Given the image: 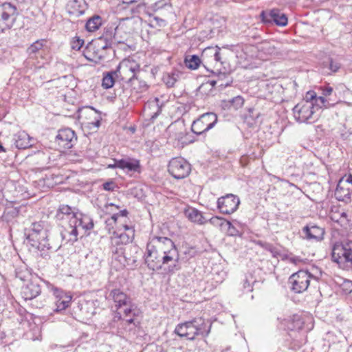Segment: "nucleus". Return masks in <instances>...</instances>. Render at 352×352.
Wrapping results in <instances>:
<instances>
[{
    "instance_id": "f257e3e1",
    "label": "nucleus",
    "mask_w": 352,
    "mask_h": 352,
    "mask_svg": "<svg viewBox=\"0 0 352 352\" xmlns=\"http://www.w3.org/2000/svg\"><path fill=\"white\" fill-rule=\"evenodd\" d=\"M25 235L30 245L37 249L40 256L45 260L50 259L51 253L57 250L48 241V229L44 221L32 222L25 229Z\"/></svg>"
},
{
    "instance_id": "f03ea898",
    "label": "nucleus",
    "mask_w": 352,
    "mask_h": 352,
    "mask_svg": "<svg viewBox=\"0 0 352 352\" xmlns=\"http://www.w3.org/2000/svg\"><path fill=\"white\" fill-rule=\"evenodd\" d=\"M170 8L171 6L170 4L164 2V1H160L155 2L146 10H145L144 5L139 3L135 8L131 7V10L133 12L139 13L142 10H144L145 13L149 16V26L156 28H164L166 25V21L164 17L167 15Z\"/></svg>"
},
{
    "instance_id": "7ed1b4c3",
    "label": "nucleus",
    "mask_w": 352,
    "mask_h": 352,
    "mask_svg": "<svg viewBox=\"0 0 352 352\" xmlns=\"http://www.w3.org/2000/svg\"><path fill=\"white\" fill-rule=\"evenodd\" d=\"M332 260L339 265L352 268V239H346L332 246Z\"/></svg>"
},
{
    "instance_id": "20e7f679",
    "label": "nucleus",
    "mask_w": 352,
    "mask_h": 352,
    "mask_svg": "<svg viewBox=\"0 0 352 352\" xmlns=\"http://www.w3.org/2000/svg\"><path fill=\"white\" fill-rule=\"evenodd\" d=\"M316 272L313 274L307 271L299 270L293 274L289 278V283L291 284V289L297 294L306 291L310 284L311 278L316 280L320 278L322 272L316 269Z\"/></svg>"
},
{
    "instance_id": "39448f33",
    "label": "nucleus",
    "mask_w": 352,
    "mask_h": 352,
    "mask_svg": "<svg viewBox=\"0 0 352 352\" xmlns=\"http://www.w3.org/2000/svg\"><path fill=\"white\" fill-rule=\"evenodd\" d=\"M318 110L315 104L309 101H301L293 109L294 116L300 123H313L317 119L316 111Z\"/></svg>"
},
{
    "instance_id": "423d86ee",
    "label": "nucleus",
    "mask_w": 352,
    "mask_h": 352,
    "mask_svg": "<svg viewBox=\"0 0 352 352\" xmlns=\"http://www.w3.org/2000/svg\"><path fill=\"white\" fill-rule=\"evenodd\" d=\"M116 71L123 80L134 84L135 80H138V74L140 71V66L136 60L129 58L120 63Z\"/></svg>"
},
{
    "instance_id": "0eeeda50",
    "label": "nucleus",
    "mask_w": 352,
    "mask_h": 352,
    "mask_svg": "<svg viewBox=\"0 0 352 352\" xmlns=\"http://www.w3.org/2000/svg\"><path fill=\"white\" fill-rule=\"evenodd\" d=\"M18 16L15 5L6 2L0 4V32L10 29Z\"/></svg>"
},
{
    "instance_id": "6e6552de",
    "label": "nucleus",
    "mask_w": 352,
    "mask_h": 352,
    "mask_svg": "<svg viewBox=\"0 0 352 352\" xmlns=\"http://www.w3.org/2000/svg\"><path fill=\"white\" fill-rule=\"evenodd\" d=\"M211 324L202 317L187 321L188 339L194 340L196 336H207L210 331Z\"/></svg>"
},
{
    "instance_id": "1a4fd4ad",
    "label": "nucleus",
    "mask_w": 352,
    "mask_h": 352,
    "mask_svg": "<svg viewBox=\"0 0 352 352\" xmlns=\"http://www.w3.org/2000/svg\"><path fill=\"white\" fill-rule=\"evenodd\" d=\"M217 122V116L212 112L202 114L199 118L194 120L191 131L197 135H203L212 129Z\"/></svg>"
},
{
    "instance_id": "9d476101",
    "label": "nucleus",
    "mask_w": 352,
    "mask_h": 352,
    "mask_svg": "<svg viewBox=\"0 0 352 352\" xmlns=\"http://www.w3.org/2000/svg\"><path fill=\"white\" fill-rule=\"evenodd\" d=\"M107 50L100 41L96 40L87 45L82 54L88 60L99 63L105 59Z\"/></svg>"
},
{
    "instance_id": "9b49d317",
    "label": "nucleus",
    "mask_w": 352,
    "mask_h": 352,
    "mask_svg": "<svg viewBox=\"0 0 352 352\" xmlns=\"http://www.w3.org/2000/svg\"><path fill=\"white\" fill-rule=\"evenodd\" d=\"M168 170L174 178L180 179L186 177L190 174L191 166L185 159L175 157L169 162Z\"/></svg>"
},
{
    "instance_id": "f8f14e48",
    "label": "nucleus",
    "mask_w": 352,
    "mask_h": 352,
    "mask_svg": "<svg viewBox=\"0 0 352 352\" xmlns=\"http://www.w3.org/2000/svg\"><path fill=\"white\" fill-rule=\"evenodd\" d=\"M240 199L233 194H227L217 200V207L223 214H230L234 212L239 208Z\"/></svg>"
},
{
    "instance_id": "ddd939ff",
    "label": "nucleus",
    "mask_w": 352,
    "mask_h": 352,
    "mask_svg": "<svg viewBox=\"0 0 352 352\" xmlns=\"http://www.w3.org/2000/svg\"><path fill=\"white\" fill-rule=\"evenodd\" d=\"M161 258L162 254L148 242L144 254L145 264L147 265L148 268L153 271L162 270Z\"/></svg>"
},
{
    "instance_id": "4468645a",
    "label": "nucleus",
    "mask_w": 352,
    "mask_h": 352,
    "mask_svg": "<svg viewBox=\"0 0 352 352\" xmlns=\"http://www.w3.org/2000/svg\"><path fill=\"white\" fill-rule=\"evenodd\" d=\"M260 16L264 23H275L278 26L284 27L287 25V15L279 9H272L269 12L262 11Z\"/></svg>"
},
{
    "instance_id": "2eb2a0df",
    "label": "nucleus",
    "mask_w": 352,
    "mask_h": 352,
    "mask_svg": "<svg viewBox=\"0 0 352 352\" xmlns=\"http://www.w3.org/2000/svg\"><path fill=\"white\" fill-rule=\"evenodd\" d=\"M170 262H173V264L164 268V270L166 274H173L180 270L181 267L179 264V254L175 246L162 255L161 263L162 266L168 265Z\"/></svg>"
},
{
    "instance_id": "dca6fc26",
    "label": "nucleus",
    "mask_w": 352,
    "mask_h": 352,
    "mask_svg": "<svg viewBox=\"0 0 352 352\" xmlns=\"http://www.w3.org/2000/svg\"><path fill=\"white\" fill-rule=\"evenodd\" d=\"M76 141L77 137L74 131L69 128L59 130L56 137V143L64 149L71 148Z\"/></svg>"
},
{
    "instance_id": "f3484780",
    "label": "nucleus",
    "mask_w": 352,
    "mask_h": 352,
    "mask_svg": "<svg viewBox=\"0 0 352 352\" xmlns=\"http://www.w3.org/2000/svg\"><path fill=\"white\" fill-rule=\"evenodd\" d=\"M111 251L113 253L118 254L120 251L121 254L123 255L124 258L125 265L132 267L133 265H136L135 263L138 261V254L139 252V248L135 245H131L124 250L122 248H111Z\"/></svg>"
},
{
    "instance_id": "a211bd4d",
    "label": "nucleus",
    "mask_w": 352,
    "mask_h": 352,
    "mask_svg": "<svg viewBox=\"0 0 352 352\" xmlns=\"http://www.w3.org/2000/svg\"><path fill=\"white\" fill-rule=\"evenodd\" d=\"M70 224L76 228L77 230L80 227L82 228L85 232L91 230L94 226L93 219L90 216L79 212L72 214L70 219Z\"/></svg>"
},
{
    "instance_id": "6ab92c4d",
    "label": "nucleus",
    "mask_w": 352,
    "mask_h": 352,
    "mask_svg": "<svg viewBox=\"0 0 352 352\" xmlns=\"http://www.w3.org/2000/svg\"><path fill=\"white\" fill-rule=\"evenodd\" d=\"M53 294L55 297V308L54 311L60 312L67 308L72 300V296L67 294L63 290L55 287L53 289Z\"/></svg>"
},
{
    "instance_id": "aec40b11",
    "label": "nucleus",
    "mask_w": 352,
    "mask_h": 352,
    "mask_svg": "<svg viewBox=\"0 0 352 352\" xmlns=\"http://www.w3.org/2000/svg\"><path fill=\"white\" fill-rule=\"evenodd\" d=\"M162 112V105L160 104V100L157 98L148 101L144 107V116L153 122Z\"/></svg>"
},
{
    "instance_id": "412c9836",
    "label": "nucleus",
    "mask_w": 352,
    "mask_h": 352,
    "mask_svg": "<svg viewBox=\"0 0 352 352\" xmlns=\"http://www.w3.org/2000/svg\"><path fill=\"white\" fill-rule=\"evenodd\" d=\"M302 232L305 239L320 241L324 238V229L315 224L309 223L302 228Z\"/></svg>"
},
{
    "instance_id": "4be33fe9",
    "label": "nucleus",
    "mask_w": 352,
    "mask_h": 352,
    "mask_svg": "<svg viewBox=\"0 0 352 352\" xmlns=\"http://www.w3.org/2000/svg\"><path fill=\"white\" fill-rule=\"evenodd\" d=\"M148 242L162 255L175 246V243L170 239L164 236H153L150 238Z\"/></svg>"
},
{
    "instance_id": "5701e85b",
    "label": "nucleus",
    "mask_w": 352,
    "mask_h": 352,
    "mask_svg": "<svg viewBox=\"0 0 352 352\" xmlns=\"http://www.w3.org/2000/svg\"><path fill=\"white\" fill-rule=\"evenodd\" d=\"M87 8V3L85 0H68L66 6L69 14L76 17L83 14Z\"/></svg>"
},
{
    "instance_id": "b1692460",
    "label": "nucleus",
    "mask_w": 352,
    "mask_h": 352,
    "mask_svg": "<svg viewBox=\"0 0 352 352\" xmlns=\"http://www.w3.org/2000/svg\"><path fill=\"white\" fill-rule=\"evenodd\" d=\"M41 292L40 285L34 281L28 283L21 288V294L24 300H32L38 296Z\"/></svg>"
},
{
    "instance_id": "393cba45",
    "label": "nucleus",
    "mask_w": 352,
    "mask_h": 352,
    "mask_svg": "<svg viewBox=\"0 0 352 352\" xmlns=\"http://www.w3.org/2000/svg\"><path fill=\"white\" fill-rule=\"evenodd\" d=\"M112 299L117 309H120L123 306L130 305L131 298L120 289H112L108 297Z\"/></svg>"
},
{
    "instance_id": "a878e982",
    "label": "nucleus",
    "mask_w": 352,
    "mask_h": 352,
    "mask_svg": "<svg viewBox=\"0 0 352 352\" xmlns=\"http://www.w3.org/2000/svg\"><path fill=\"white\" fill-rule=\"evenodd\" d=\"M116 29L113 25L106 27L102 35L96 40L100 41L105 48L111 49L115 45V42H118L115 37Z\"/></svg>"
},
{
    "instance_id": "bb28decb",
    "label": "nucleus",
    "mask_w": 352,
    "mask_h": 352,
    "mask_svg": "<svg viewBox=\"0 0 352 352\" xmlns=\"http://www.w3.org/2000/svg\"><path fill=\"white\" fill-rule=\"evenodd\" d=\"M349 185L344 182H338L335 190V197L340 201L349 203L351 201L352 196V188L346 186Z\"/></svg>"
},
{
    "instance_id": "cd10ccee",
    "label": "nucleus",
    "mask_w": 352,
    "mask_h": 352,
    "mask_svg": "<svg viewBox=\"0 0 352 352\" xmlns=\"http://www.w3.org/2000/svg\"><path fill=\"white\" fill-rule=\"evenodd\" d=\"M32 138L24 131L17 132L13 135L12 142L18 149H26L31 147Z\"/></svg>"
},
{
    "instance_id": "c85d7f7f",
    "label": "nucleus",
    "mask_w": 352,
    "mask_h": 352,
    "mask_svg": "<svg viewBox=\"0 0 352 352\" xmlns=\"http://www.w3.org/2000/svg\"><path fill=\"white\" fill-rule=\"evenodd\" d=\"M46 43L45 40H38L33 43L28 49L27 54L28 55L27 61L30 63L31 60L38 59L43 57L44 54L43 47Z\"/></svg>"
},
{
    "instance_id": "c756f323",
    "label": "nucleus",
    "mask_w": 352,
    "mask_h": 352,
    "mask_svg": "<svg viewBox=\"0 0 352 352\" xmlns=\"http://www.w3.org/2000/svg\"><path fill=\"white\" fill-rule=\"evenodd\" d=\"M119 168L126 171L127 173L141 172V165L139 160L135 158H122L120 160Z\"/></svg>"
},
{
    "instance_id": "7c9ffc66",
    "label": "nucleus",
    "mask_w": 352,
    "mask_h": 352,
    "mask_svg": "<svg viewBox=\"0 0 352 352\" xmlns=\"http://www.w3.org/2000/svg\"><path fill=\"white\" fill-rule=\"evenodd\" d=\"M134 234H132V232L129 230V233L122 232L118 234L117 232H113L112 236H111V243L112 245V248L115 245L119 246L120 245H126L129 243H131L134 239Z\"/></svg>"
},
{
    "instance_id": "2f4dec72",
    "label": "nucleus",
    "mask_w": 352,
    "mask_h": 352,
    "mask_svg": "<svg viewBox=\"0 0 352 352\" xmlns=\"http://www.w3.org/2000/svg\"><path fill=\"white\" fill-rule=\"evenodd\" d=\"M302 101H309L312 104H315L317 109L322 107L328 108L331 106L329 101L323 96L317 97L314 91H310L306 94L305 98Z\"/></svg>"
},
{
    "instance_id": "473e14b6",
    "label": "nucleus",
    "mask_w": 352,
    "mask_h": 352,
    "mask_svg": "<svg viewBox=\"0 0 352 352\" xmlns=\"http://www.w3.org/2000/svg\"><path fill=\"white\" fill-rule=\"evenodd\" d=\"M184 214L192 222L202 225L207 221L202 213L195 208H188L185 210Z\"/></svg>"
},
{
    "instance_id": "72a5a7b5",
    "label": "nucleus",
    "mask_w": 352,
    "mask_h": 352,
    "mask_svg": "<svg viewBox=\"0 0 352 352\" xmlns=\"http://www.w3.org/2000/svg\"><path fill=\"white\" fill-rule=\"evenodd\" d=\"M60 235L63 241H65L66 243H74L78 240V231L76 228L69 223V228L63 230Z\"/></svg>"
},
{
    "instance_id": "f704fd0d",
    "label": "nucleus",
    "mask_w": 352,
    "mask_h": 352,
    "mask_svg": "<svg viewBox=\"0 0 352 352\" xmlns=\"http://www.w3.org/2000/svg\"><path fill=\"white\" fill-rule=\"evenodd\" d=\"M283 324L288 331H298L302 329L303 322L299 316L294 315L285 319Z\"/></svg>"
},
{
    "instance_id": "c9c22d12",
    "label": "nucleus",
    "mask_w": 352,
    "mask_h": 352,
    "mask_svg": "<svg viewBox=\"0 0 352 352\" xmlns=\"http://www.w3.org/2000/svg\"><path fill=\"white\" fill-rule=\"evenodd\" d=\"M340 67V63L334 61L331 58L328 57L327 59L324 60L322 63V73L329 75L338 72Z\"/></svg>"
},
{
    "instance_id": "e433bc0d",
    "label": "nucleus",
    "mask_w": 352,
    "mask_h": 352,
    "mask_svg": "<svg viewBox=\"0 0 352 352\" xmlns=\"http://www.w3.org/2000/svg\"><path fill=\"white\" fill-rule=\"evenodd\" d=\"M210 221L212 223H215L217 221L221 226H226L228 228V232L230 236H236L239 234V231L229 221L221 218L213 217L210 219Z\"/></svg>"
},
{
    "instance_id": "4c0bfd02",
    "label": "nucleus",
    "mask_w": 352,
    "mask_h": 352,
    "mask_svg": "<svg viewBox=\"0 0 352 352\" xmlns=\"http://www.w3.org/2000/svg\"><path fill=\"white\" fill-rule=\"evenodd\" d=\"M76 212H75L70 206L67 205H61L56 212V218L58 220L67 219H69V221L70 222V219L72 217V214Z\"/></svg>"
},
{
    "instance_id": "58836bf2",
    "label": "nucleus",
    "mask_w": 352,
    "mask_h": 352,
    "mask_svg": "<svg viewBox=\"0 0 352 352\" xmlns=\"http://www.w3.org/2000/svg\"><path fill=\"white\" fill-rule=\"evenodd\" d=\"M102 24V19L101 16L96 14L87 20L85 24V28L88 32H91L99 29Z\"/></svg>"
},
{
    "instance_id": "ea45409f",
    "label": "nucleus",
    "mask_w": 352,
    "mask_h": 352,
    "mask_svg": "<svg viewBox=\"0 0 352 352\" xmlns=\"http://www.w3.org/2000/svg\"><path fill=\"white\" fill-rule=\"evenodd\" d=\"M118 76V73L117 71H111L104 74V76L102 78V86L104 89L111 88L115 83L116 77Z\"/></svg>"
},
{
    "instance_id": "a19ab883",
    "label": "nucleus",
    "mask_w": 352,
    "mask_h": 352,
    "mask_svg": "<svg viewBox=\"0 0 352 352\" xmlns=\"http://www.w3.org/2000/svg\"><path fill=\"white\" fill-rule=\"evenodd\" d=\"M220 50L221 49L218 46L208 47L203 50L202 56H213L215 61L221 62Z\"/></svg>"
},
{
    "instance_id": "79ce46f5",
    "label": "nucleus",
    "mask_w": 352,
    "mask_h": 352,
    "mask_svg": "<svg viewBox=\"0 0 352 352\" xmlns=\"http://www.w3.org/2000/svg\"><path fill=\"white\" fill-rule=\"evenodd\" d=\"M179 78V72L172 71L166 73L163 76V81L168 87H173Z\"/></svg>"
},
{
    "instance_id": "37998d69",
    "label": "nucleus",
    "mask_w": 352,
    "mask_h": 352,
    "mask_svg": "<svg viewBox=\"0 0 352 352\" xmlns=\"http://www.w3.org/2000/svg\"><path fill=\"white\" fill-rule=\"evenodd\" d=\"M94 302L91 300L84 301L80 304V311L87 318H90L95 314Z\"/></svg>"
},
{
    "instance_id": "c03bdc74",
    "label": "nucleus",
    "mask_w": 352,
    "mask_h": 352,
    "mask_svg": "<svg viewBox=\"0 0 352 352\" xmlns=\"http://www.w3.org/2000/svg\"><path fill=\"white\" fill-rule=\"evenodd\" d=\"M185 65L190 69H197L201 61L197 55L187 56L184 60Z\"/></svg>"
},
{
    "instance_id": "a18cd8bd",
    "label": "nucleus",
    "mask_w": 352,
    "mask_h": 352,
    "mask_svg": "<svg viewBox=\"0 0 352 352\" xmlns=\"http://www.w3.org/2000/svg\"><path fill=\"white\" fill-rule=\"evenodd\" d=\"M257 244L263 248L264 250L270 252L273 257L277 258L280 256V251L278 248L274 246L272 243L258 241Z\"/></svg>"
},
{
    "instance_id": "49530a36",
    "label": "nucleus",
    "mask_w": 352,
    "mask_h": 352,
    "mask_svg": "<svg viewBox=\"0 0 352 352\" xmlns=\"http://www.w3.org/2000/svg\"><path fill=\"white\" fill-rule=\"evenodd\" d=\"M87 109L89 111H90L91 113H94L96 116L95 118V120L94 121L88 122L89 127L90 129H91L92 126H94L96 129L99 128V126H100V124H101L100 121L102 120L100 113L97 110H96L94 107H89V108H87Z\"/></svg>"
},
{
    "instance_id": "de8ad7c7",
    "label": "nucleus",
    "mask_w": 352,
    "mask_h": 352,
    "mask_svg": "<svg viewBox=\"0 0 352 352\" xmlns=\"http://www.w3.org/2000/svg\"><path fill=\"white\" fill-rule=\"evenodd\" d=\"M126 308L124 309V315L125 318H128L129 316H136L138 315V311L136 309V306L135 304L131 301L130 305H127V306H124Z\"/></svg>"
},
{
    "instance_id": "09e8293b",
    "label": "nucleus",
    "mask_w": 352,
    "mask_h": 352,
    "mask_svg": "<svg viewBox=\"0 0 352 352\" xmlns=\"http://www.w3.org/2000/svg\"><path fill=\"white\" fill-rule=\"evenodd\" d=\"M175 333L180 337L188 338L187 322L177 324L175 327Z\"/></svg>"
},
{
    "instance_id": "8fccbe9b",
    "label": "nucleus",
    "mask_w": 352,
    "mask_h": 352,
    "mask_svg": "<svg viewBox=\"0 0 352 352\" xmlns=\"http://www.w3.org/2000/svg\"><path fill=\"white\" fill-rule=\"evenodd\" d=\"M207 71L210 73V74H208L209 77H217V82L219 80H223L228 76V74L226 72H222L219 71L215 72L213 70H210L208 69H207Z\"/></svg>"
},
{
    "instance_id": "3c124183",
    "label": "nucleus",
    "mask_w": 352,
    "mask_h": 352,
    "mask_svg": "<svg viewBox=\"0 0 352 352\" xmlns=\"http://www.w3.org/2000/svg\"><path fill=\"white\" fill-rule=\"evenodd\" d=\"M84 45V40L78 36H75L71 41V47L73 50H80Z\"/></svg>"
},
{
    "instance_id": "603ef678",
    "label": "nucleus",
    "mask_w": 352,
    "mask_h": 352,
    "mask_svg": "<svg viewBox=\"0 0 352 352\" xmlns=\"http://www.w3.org/2000/svg\"><path fill=\"white\" fill-rule=\"evenodd\" d=\"M183 248H184V252H183L184 254H185L186 256V257L188 258L195 256V255L197 253V251L195 247L186 245V246H184Z\"/></svg>"
},
{
    "instance_id": "864d4df0",
    "label": "nucleus",
    "mask_w": 352,
    "mask_h": 352,
    "mask_svg": "<svg viewBox=\"0 0 352 352\" xmlns=\"http://www.w3.org/2000/svg\"><path fill=\"white\" fill-rule=\"evenodd\" d=\"M340 219V225L342 227L346 228L349 223V219H348L347 213L344 211H340V215H339Z\"/></svg>"
},
{
    "instance_id": "5fc2aeb1",
    "label": "nucleus",
    "mask_w": 352,
    "mask_h": 352,
    "mask_svg": "<svg viewBox=\"0 0 352 352\" xmlns=\"http://www.w3.org/2000/svg\"><path fill=\"white\" fill-rule=\"evenodd\" d=\"M342 289L343 292L346 294H349L352 292V280H344L342 283Z\"/></svg>"
},
{
    "instance_id": "6e6d98bb",
    "label": "nucleus",
    "mask_w": 352,
    "mask_h": 352,
    "mask_svg": "<svg viewBox=\"0 0 352 352\" xmlns=\"http://www.w3.org/2000/svg\"><path fill=\"white\" fill-rule=\"evenodd\" d=\"M20 212V208L12 207L8 208L6 212V217H16L19 215Z\"/></svg>"
},
{
    "instance_id": "4d7b16f0",
    "label": "nucleus",
    "mask_w": 352,
    "mask_h": 352,
    "mask_svg": "<svg viewBox=\"0 0 352 352\" xmlns=\"http://www.w3.org/2000/svg\"><path fill=\"white\" fill-rule=\"evenodd\" d=\"M116 187V185L112 180L106 182L102 184V188L106 191H113Z\"/></svg>"
},
{
    "instance_id": "13d9d810",
    "label": "nucleus",
    "mask_w": 352,
    "mask_h": 352,
    "mask_svg": "<svg viewBox=\"0 0 352 352\" xmlns=\"http://www.w3.org/2000/svg\"><path fill=\"white\" fill-rule=\"evenodd\" d=\"M37 155L39 159L43 160V162H45L46 164L49 163V161L50 160V156L49 155L48 153H46L44 152L38 151Z\"/></svg>"
},
{
    "instance_id": "bf43d9fd",
    "label": "nucleus",
    "mask_w": 352,
    "mask_h": 352,
    "mask_svg": "<svg viewBox=\"0 0 352 352\" xmlns=\"http://www.w3.org/2000/svg\"><path fill=\"white\" fill-rule=\"evenodd\" d=\"M333 88L331 87L327 86L322 89V96L326 98L327 96H330L332 94Z\"/></svg>"
},
{
    "instance_id": "052dcab7",
    "label": "nucleus",
    "mask_w": 352,
    "mask_h": 352,
    "mask_svg": "<svg viewBox=\"0 0 352 352\" xmlns=\"http://www.w3.org/2000/svg\"><path fill=\"white\" fill-rule=\"evenodd\" d=\"M120 29L118 28V27H116L115 37L116 38V41H118V42H115V45L124 43V40L120 36Z\"/></svg>"
},
{
    "instance_id": "680f3d73",
    "label": "nucleus",
    "mask_w": 352,
    "mask_h": 352,
    "mask_svg": "<svg viewBox=\"0 0 352 352\" xmlns=\"http://www.w3.org/2000/svg\"><path fill=\"white\" fill-rule=\"evenodd\" d=\"M339 215H340V210L333 212L331 214V219L332 221L338 223V224H340V218H339Z\"/></svg>"
},
{
    "instance_id": "e2e57ef3",
    "label": "nucleus",
    "mask_w": 352,
    "mask_h": 352,
    "mask_svg": "<svg viewBox=\"0 0 352 352\" xmlns=\"http://www.w3.org/2000/svg\"><path fill=\"white\" fill-rule=\"evenodd\" d=\"M339 182H344L349 185H346V186L352 188V175H349L346 178L342 177Z\"/></svg>"
},
{
    "instance_id": "0e129e2a",
    "label": "nucleus",
    "mask_w": 352,
    "mask_h": 352,
    "mask_svg": "<svg viewBox=\"0 0 352 352\" xmlns=\"http://www.w3.org/2000/svg\"><path fill=\"white\" fill-rule=\"evenodd\" d=\"M232 102L235 103L236 106L241 107L243 104L244 100L242 97L237 96L232 99Z\"/></svg>"
},
{
    "instance_id": "69168bd1",
    "label": "nucleus",
    "mask_w": 352,
    "mask_h": 352,
    "mask_svg": "<svg viewBox=\"0 0 352 352\" xmlns=\"http://www.w3.org/2000/svg\"><path fill=\"white\" fill-rule=\"evenodd\" d=\"M119 217V214H113L110 219H108L106 220L105 223L107 225H109V222L111 221L112 223H114L116 224L117 220H118V218Z\"/></svg>"
},
{
    "instance_id": "338daca9",
    "label": "nucleus",
    "mask_w": 352,
    "mask_h": 352,
    "mask_svg": "<svg viewBox=\"0 0 352 352\" xmlns=\"http://www.w3.org/2000/svg\"><path fill=\"white\" fill-rule=\"evenodd\" d=\"M113 162H114L113 164H110L108 165V168H119L118 165H119V163H120V160L114 159Z\"/></svg>"
},
{
    "instance_id": "774afa93",
    "label": "nucleus",
    "mask_w": 352,
    "mask_h": 352,
    "mask_svg": "<svg viewBox=\"0 0 352 352\" xmlns=\"http://www.w3.org/2000/svg\"><path fill=\"white\" fill-rule=\"evenodd\" d=\"M124 232L129 233V230L132 232V234L135 235V230L133 226L129 225H124Z\"/></svg>"
}]
</instances>
